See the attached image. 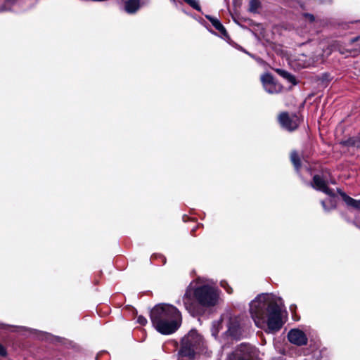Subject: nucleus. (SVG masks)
Masks as SVG:
<instances>
[{"instance_id": "6e6552de", "label": "nucleus", "mask_w": 360, "mask_h": 360, "mask_svg": "<svg viewBox=\"0 0 360 360\" xmlns=\"http://www.w3.org/2000/svg\"><path fill=\"white\" fill-rule=\"evenodd\" d=\"M313 188L320 191L329 196H333L334 193L328 187V183L321 176L315 175L311 183Z\"/></svg>"}, {"instance_id": "2eb2a0df", "label": "nucleus", "mask_w": 360, "mask_h": 360, "mask_svg": "<svg viewBox=\"0 0 360 360\" xmlns=\"http://www.w3.org/2000/svg\"><path fill=\"white\" fill-rule=\"evenodd\" d=\"M221 320L214 321L212 322L211 332H212V335L214 336V338H216L217 336L219 329L221 328Z\"/></svg>"}, {"instance_id": "aec40b11", "label": "nucleus", "mask_w": 360, "mask_h": 360, "mask_svg": "<svg viewBox=\"0 0 360 360\" xmlns=\"http://www.w3.org/2000/svg\"><path fill=\"white\" fill-rule=\"evenodd\" d=\"M346 143L348 146H352L356 148L360 147V139L359 138H351L347 140Z\"/></svg>"}, {"instance_id": "1a4fd4ad", "label": "nucleus", "mask_w": 360, "mask_h": 360, "mask_svg": "<svg viewBox=\"0 0 360 360\" xmlns=\"http://www.w3.org/2000/svg\"><path fill=\"white\" fill-rule=\"evenodd\" d=\"M183 338H188V344L191 345L193 347L196 349L201 345L202 343V336L195 330H191L189 333L184 336Z\"/></svg>"}, {"instance_id": "9b49d317", "label": "nucleus", "mask_w": 360, "mask_h": 360, "mask_svg": "<svg viewBox=\"0 0 360 360\" xmlns=\"http://www.w3.org/2000/svg\"><path fill=\"white\" fill-rule=\"evenodd\" d=\"M339 193L347 206L356 210H360V200H355L340 191H339Z\"/></svg>"}, {"instance_id": "4be33fe9", "label": "nucleus", "mask_w": 360, "mask_h": 360, "mask_svg": "<svg viewBox=\"0 0 360 360\" xmlns=\"http://www.w3.org/2000/svg\"><path fill=\"white\" fill-rule=\"evenodd\" d=\"M221 286L224 288L229 294L232 292V288L229 285L226 281H222L221 282Z\"/></svg>"}, {"instance_id": "39448f33", "label": "nucleus", "mask_w": 360, "mask_h": 360, "mask_svg": "<svg viewBox=\"0 0 360 360\" xmlns=\"http://www.w3.org/2000/svg\"><path fill=\"white\" fill-rule=\"evenodd\" d=\"M226 333L234 339H239L242 335V330L238 317H230L227 324Z\"/></svg>"}, {"instance_id": "a878e982", "label": "nucleus", "mask_w": 360, "mask_h": 360, "mask_svg": "<svg viewBox=\"0 0 360 360\" xmlns=\"http://www.w3.org/2000/svg\"><path fill=\"white\" fill-rule=\"evenodd\" d=\"M321 204H322V206L323 207V209L326 210V211H328L329 210V208H328L326 205V202L325 201H321Z\"/></svg>"}, {"instance_id": "5701e85b", "label": "nucleus", "mask_w": 360, "mask_h": 360, "mask_svg": "<svg viewBox=\"0 0 360 360\" xmlns=\"http://www.w3.org/2000/svg\"><path fill=\"white\" fill-rule=\"evenodd\" d=\"M137 322L142 326H144L147 323V319L143 316H139L137 318Z\"/></svg>"}, {"instance_id": "bb28decb", "label": "nucleus", "mask_w": 360, "mask_h": 360, "mask_svg": "<svg viewBox=\"0 0 360 360\" xmlns=\"http://www.w3.org/2000/svg\"><path fill=\"white\" fill-rule=\"evenodd\" d=\"M311 65V63H304L303 67H307Z\"/></svg>"}, {"instance_id": "0eeeda50", "label": "nucleus", "mask_w": 360, "mask_h": 360, "mask_svg": "<svg viewBox=\"0 0 360 360\" xmlns=\"http://www.w3.org/2000/svg\"><path fill=\"white\" fill-rule=\"evenodd\" d=\"M188 338H183L181 340V346L178 353L179 360H183L184 358L191 360L195 356L196 349L188 345Z\"/></svg>"}, {"instance_id": "9d476101", "label": "nucleus", "mask_w": 360, "mask_h": 360, "mask_svg": "<svg viewBox=\"0 0 360 360\" xmlns=\"http://www.w3.org/2000/svg\"><path fill=\"white\" fill-rule=\"evenodd\" d=\"M124 11L129 14L135 13L140 8V0H122Z\"/></svg>"}, {"instance_id": "4468645a", "label": "nucleus", "mask_w": 360, "mask_h": 360, "mask_svg": "<svg viewBox=\"0 0 360 360\" xmlns=\"http://www.w3.org/2000/svg\"><path fill=\"white\" fill-rule=\"evenodd\" d=\"M276 71L281 76L286 79L289 82L292 83V84H296V79L295 77L290 74L289 72H288L287 71L281 69H277Z\"/></svg>"}, {"instance_id": "423d86ee", "label": "nucleus", "mask_w": 360, "mask_h": 360, "mask_svg": "<svg viewBox=\"0 0 360 360\" xmlns=\"http://www.w3.org/2000/svg\"><path fill=\"white\" fill-rule=\"evenodd\" d=\"M289 341L297 345H304L307 343V338L304 333L300 329H292L288 334Z\"/></svg>"}, {"instance_id": "f3484780", "label": "nucleus", "mask_w": 360, "mask_h": 360, "mask_svg": "<svg viewBox=\"0 0 360 360\" xmlns=\"http://www.w3.org/2000/svg\"><path fill=\"white\" fill-rule=\"evenodd\" d=\"M242 347L243 348V351L244 352H247L249 357L252 359H254L255 353H256L257 349L254 347L247 346V345H242Z\"/></svg>"}, {"instance_id": "f8f14e48", "label": "nucleus", "mask_w": 360, "mask_h": 360, "mask_svg": "<svg viewBox=\"0 0 360 360\" xmlns=\"http://www.w3.org/2000/svg\"><path fill=\"white\" fill-rule=\"evenodd\" d=\"M207 19H208L212 25L223 35L226 36L227 34L226 30L223 26V25L220 22V21L216 18H213L210 15H206Z\"/></svg>"}, {"instance_id": "dca6fc26", "label": "nucleus", "mask_w": 360, "mask_h": 360, "mask_svg": "<svg viewBox=\"0 0 360 360\" xmlns=\"http://www.w3.org/2000/svg\"><path fill=\"white\" fill-rule=\"evenodd\" d=\"M290 160L295 168L296 170H298L300 167V161L298 157L297 153L295 151H293L290 154Z\"/></svg>"}, {"instance_id": "a211bd4d", "label": "nucleus", "mask_w": 360, "mask_h": 360, "mask_svg": "<svg viewBox=\"0 0 360 360\" xmlns=\"http://www.w3.org/2000/svg\"><path fill=\"white\" fill-rule=\"evenodd\" d=\"M261 80L263 84V86L269 85L270 83L274 82V79L271 75L270 74H264L262 76Z\"/></svg>"}, {"instance_id": "6ab92c4d", "label": "nucleus", "mask_w": 360, "mask_h": 360, "mask_svg": "<svg viewBox=\"0 0 360 360\" xmlns=\"http://www.w3.org/2000/svg\"><path fill=\"white\" fill-rule=\"evenodd\" d=\"M260 3L258 0H251L250 1V11L255 13L259 7Z\"/></svg>"}, {"instance_id": "ddd939ff", "label": "nucleus", "mask_w": 360, "mask_h": 360, "mask_svg": "<svg viewBox=\"0 0 360 360\" xmlns=\"http://www.w3.org/2000/svg\"><path fill=\"white\" fill-rule=\"evenodd\" d=\"M266 91L269 94L278 93L281 91V86L278 84H276L275 82H273L269 84V85L264 86Z\"/></svg>"}, {"instance_id": "f257e3e1", "label": "nucleus", "mask_w": 360, "mask_h": 360, "mask_svg": "<svg viewBox=\"0 0 360 360\" xmlns=\"http://www.w3.org/2000/svg\"><path fill=\"white\" fill-rule=\"evenodd\" d=\"M282 300L272 294H261L250 303V313L260 328L267 326L269 332L278 331L282 327Z\"/></svg>"}, {"instance_id": "412c9836", "label": "nucleus", "mask_w": 360, "mask_h": 360, "mask_svg": "<svg viewBox=\"0 0 360 360\" xmlns=\"http://www.w3.org/2000/svg\"><path fill=\"white\" fill-rule=\"evenodd\" d=\"M187 4H188L191 7L194 9L200 11L201 10L199 3L197 0H184Z\"/></svg>"}, {"instance_id": "b1692460", "label": "nucleus", "mask_w": 360, "mask_h": 360, "mask_svg": "<svg viewBox=\"0 0 360 360\" xmlns=\"http://www.w3.org/2000/svg\"><path fill=\"white\" fill-rule=\"evenodd\" d=\"M7 354L6 349L5 347L0 343V356H6Z\"/></svg>"}, {"instance_id": "393cba45", "label": "nucleus", "mask_w": 360, "mask_h": 360, "mask_svg": "<svg viewBox=\"0 0 360 360\" xmlns=\"http://www.w3.org/2000/svg\"><path fill=\"white\" fill-rule=\"evenodd\" d=\"M304 16L306 17V18L309 20L310 22H312L314 20V17L313 15H311V14H305Z\"/></svg>"}, {"instance_id": "7ed1b4c3", "label": "nucleus", "mask_w": 360, "mask_h": 360, "mask_svg": "<svg viewBox=\"0 0 360 360\" xmlns=\"http://www.w3.org/2000/svg\"><path fill=\"white\" fill-rule=\"evenodd\" d=\"M153 326L160 333L169 335L174 333L181 322L179 309L169 304H158L150 311Z\"/></svg>"}, {"instance_id": "20e7f679", "label": "nucleus", "mask_w": 360, "mask_h": 360, "mask_svg": "<svg viewBox=\"0 0 360 360\" xmlns=\"http://www.w3.org/2000/svg\"><path fill=\"white\" fill-rule=\"evenodd\" d=\"M281 126L288 131L296 129L300 124V118L296 115H291L286 112L281 113L278 117Z\"/></svg>"}, {"instance_id": "f03ea898", "label": "nucleus", "mask_w": 360, "mask_h": 360, "mask_svg": "<svg viewBox=\"0 0 360 360\" xmlns=\"http://www.w3.org/2000/svg\"><path fill=\"white\" fill-rule=\"evenodd\" d=\"M219 300V290L214 282L204 277H199L187 288L182 302L185 309L193 316L200 313V306L211 307L217 305Z\"/></svg>"}]
</instances>
